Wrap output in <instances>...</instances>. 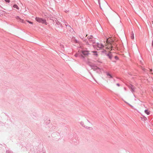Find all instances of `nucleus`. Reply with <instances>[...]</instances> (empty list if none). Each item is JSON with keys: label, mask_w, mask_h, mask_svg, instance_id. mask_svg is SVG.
<instances>
[{"label": "nucleus", "mask_w": 153, "mask_h": 153, "mask_svg": "<svg viewBox=\"0 0 153 153\" xmlns=\"http://www.w3.org/2000/svg\"><path fill=\"white\" fill-rule=\"evenodd\" d=\"M85 41L86 44L87 45H90L89 42L87 40H85Z\"/></svg>", "instance_id": "412c9836"}, {"label": "nucleus", "mask_w": 153, "mask_h": 153, "mask_svg": "<svg viewBox=\"0 0 153 153\" xmlns=\"http://www.w3.org/2000/svg\"><path fill=\"white\" fill-rule=\"evenodd\" d=\"M114 58L116 60H118V58L117 56H115L114 57Z\"/></svg>", "instance_id": "a878e982"}, {"label": "nucleus", "mask_w": 153, "mask_h": 153, "mask_svg": "<svg viewBox=\"0 0 153 153\" xmlns=\"http://www.w3.org/2000/svg\"><path fill=\"white\" fill-rule=\"evenodd\" d=\"M16 18L17 19H19V22H21L23 23H26V20H24L23 19H21L19 16H17L16 17Z\"/></svg>", "instance_id": "6e6552de"}, {"label": "nucleus", "mask_w": 153, "mask_h": 153, "mask_svg": "<svg viewBox=\"0 0 153 153\" xmlns=\"http://www.w3.org/2000/svg\"><path fill=\"white\" fill-rule=\"evenodd\" d=\"M87 120L88 121V122L90 123V122L88 120Z\"/></svg>", "instance_id": "f704fd0d"}, {"label": "nucleus", "mask_w": 153, "mask_h": 153, "mask_svg": "<svg viewBox=\"0 0 153 153\" xmlns=\"http://www.w3.org/2000/svg\"><path fill=\"white\" fill-rule=\"evenodd\" d=\"M117 86H120V84H119V83H117Z\"/></svg>", "instance_id": "c756f323"}, {"label": "nucleus", "mask_w": 153, "mask_h": 153, "mask_svg": "<svg viewBox=\"0 0 153 153\" xmlns=\"http://www.w3.org/2000/svg\"><path fill=\"white\" fill-rule=\"evenodd\" d=\"M99 62H100V63H102V62H100V61H98Z\"/></svg>", "instance_id": "4c0bfd02"}, {"label": "nucleus", "mask_w": 153, "mask_h": 153, "mask_svg": "<svg viewBox=\"0 0 153 153\" xmlns=\"http://www.w3.org/2000/svg\"><path fill=\"white\" fill-rule=\"evenodd\" d=\"M108 58H109L110 59H111L112 57V55L111 53V52H108V53L106 55Z\"/></svg>", "instance_id": "9d476101"}, {"label": "nucleus", "mask_w": 153, "mask_h": 153, "mask_svg": "<svg viewBox=\"0 0 153 153\" xmlns=\"http://www.w3.org/2000/svg\"><path fill=\"white\" fill-rule=\"evenodd\" d=\"M102 53H103L104 55H106L108 53V52H107L106 51L104 50L101 51Z\"/></svg>", "instance_id": "4468645a"}, {"label": "nucleus", "mask_w": 153, "mask_h": 153, "mask_svg": "<svg viewBox=\"0 0 153 153\" xmlns=\"http://www.w3.org/2000/svg\"><path fill=\"white\" fill-rule=\"evenodd\" d=\"M149 71H152V69H149Z\"/></svg>", "instance_id": "7c9ffc66"}, {"label": "nucleus", "mask_w": 153, "mask_h": 153, "mask_svg": "<svg viewBox=\"0 0 153 153\" xmlns=\"http://www.w3.org/2000/svg\"><path fill=\"white\" fill-rule=\"evenodd\" d=\"M37 22L39 23H41L42 24H44L45 25H47V22L46 20L45 19H42L41 18L39 17H36L35 18Z\"/></svg>", "instance_id": "20e7f679"}, {"label": "nucleus", "mask_w": 153, "mask_h": 153, "mask_svg": "<svg viewBox=\"0 0 153 153\" xmlns=\"http://www.w3.org/2000/svg\"><path fill=\"white\" fill-rule=\"evenodd\" d=\"M80 124L83 127H85V128L88 129L90 130H91L92 129V127H88L85 125L84 122H81L80 123Z\"/></svg>", "instance_id": "423d86ee"}, {"label": "nucleus", "mask_w": 153, "mask_h": 153, "mask_svg": "<svg viewBox=\"0 0 153 153\" xmlns=\"http://www.w3.org/2000/svg\"><path fill=\"white\" fill-rule=\"evenodd\" d=\"M152 24H153V20H152Z\"/></svg>", "instance_id": "e433bc0d"}, {"label": "nucleus", "mask_w": 153, "mask_h": 153, "mask_svg": "<svg viewBox=\"0 0 153 153\" xmlns=\"http://www.w3.org/2000/svg\"><path fill=\"white\" fill-rule=\"evenodd\" d=\"M131 38L132 39H134V34L133 32H132V34L131 35Z\"/></svg>", "instance_id": "4be33fe9"}, {"label": "nucleus", "mask_w": 153, "mask_h": 153, "mask_svg": "<svg viewBox=\"0 0 153 153\" xmlns=\"http://www.w3.org/2000/svg\"><path fill=\"white\" fill-rule=\"evenodd\" d=\"M109 38H110L107 39L106 42L107 44H109L111 45L110 48L112 50V48L116 47L117 45L116 43L112 39H109Z\"/></svg>", "instance_id": "f03ea898"}, {"label": "nucleus", "mask_w": 153, "mask_h": 153, "mask_svg": "<svg viewBox=\"0 0 153 153\" xmlns=\"http://www.w3.org/2000/svg\"><path fill=\"white\" fill-rule=\"evenodd\" d=\"M97 46L98 47L100 48H102L103 47V46L102 44H98Z\"/></svg>", "instance_id": "a211bd4d"}, {"label": "nucleus", "mask_w": 153, "mask_h": 153, "mask_svg": "<svg viewBox=\"0 0 153 153\" xmlns=\"http://www.w3.org/2000/svg\"><path fill=\"white\" fill-rule=\"evenodd\" d=\"M81 56L83 58H84L83 56H82V55H81Z\"/></svg>", "instance_id": "c9c22d12"}, {"label": "nucleus", "mask_w": 153, "mask_h": 153, "mask_svg": "<svg viewBox=\"0 0 153 153\" xmlns=\"http://www.w3.org/2000/svg\"><path fill=\"white\" fill-rule=\"evenodd\" d=\"M82 53L85 56H87L89 54L88 51H82Z\"/></svg>", "instance_id": "9b49d317"}, {"label": "nucleus", "mask_w": 153, "mask_h": 153, "mask_svg": "<svg viewBox=\"0 0 153 153\" xmlns=\"http://www.w3.org/2000/svg\"><path fill=\"white\" fill-rule=\"evenodd\" d=\"M93 53H94V55L96 56H97L98 55V54H97V51H93L92 52Z\"/></svg>", "instance_id": "6ab92c4d"}, {"label": "nucleus", "mask_w": 153, "mask_h": 153, "mask_svg": "<svg viewBox=\"0 0 153 153\" xmlns=\"http://www.w3.org/2000/svg\"><path fill=\"white\" fill-rule=\"evenodd\" d=\"M144 111L145 113L147 114V115H149L150 114V112L148 110H145Z\"/></svg>", "instance_id": "dca6fc26"}, {"label": "nucleus", "mask_w": 153, "mask_h": 153, "mask_svg": "<svg viewBox=\"0 0 153 153\" xmlns=\"http://www.w3.org/2000/svg\"><path fill=\"white\" fill-rule=\"evenodd\" d=\"M142 70L144 71H145V72H147V70L145 69V68H142Z\"/></svg>", "instance_id": "393cba45"}, {"label": "nucleus", "mask_w": 153, "mask_h": 153, "mask_svg": "<svg viewBox=\"0 0 153 153\" xmlns=\"http://www.w3.org/2000/svg\"><path fill=\"white\" fill-rule=\"evenodd\" d=\"M129 88L131 89V91H132V92H133L134 91V88L133 85H131L129 86Z\"/></svg>", "instance_id": "ddd939ff"}, {"label": "nucleus", "mask_w": 153, "mask_h": 153, "mask_svg": "<svg viewBox=\"0 0 153 153\" xmlns=\"http://www.w3.org/2000/svg\"><path fill=\"white\" fill-rule=\"evenodd\" d=\"M26 23H25L26 24V22H28L30 24H33V22H30V21H26Z\"/></svg>", "instance_id": "5701e85b"}, {"label": "nucleus", "mask_w": 153, "mask_h": 153, "mask_svg": "<svg viewBox=\"0 0 153 153\" xmlns=\"http://www.w3.org/2000/svg\"><path fill=\"white\" fill-rule=\"evenodd\" d=\"M72 40L75 43H79V42L76 39L75 37H73V38L72 39Z\"/></svg>", "instance_id": "f8f14e48"}, {"label": "nucleus", "mask_w": 153, "mask_h": 153, "mask_svg": "<svg viewBox=\"0 0 153 153\" xmlns=\"http://www.w3.org/2000/svg\"><path fill=\"white\" fill-rule=\"evenodd\" d=\"M59 21H57V20H55V22H54L53 23L55 24H55V26L57 28V29H56V30L58 31V30H57V29L59 28H60L62 27V24H60L59 25Z\"/></svg>", "instance_id": "39448f33"}, {"label": "nucleus", "mask_w": 153, "mask_h": 153, "mask_svg": "<svg viewBox=\"0 0 153 153\" xmlns=\"http://www.w3.org/2000/svg\"><path fill=\"white\" fill-rule=\"evenodd\" d=\"M5 1L7 2H10V0H5Z\"/></svg>", "instance_id": "bb28decb"}, {"label": "nucleus", "mask_w": 153, "mask_h": 153, "mask_svg": "<svg viewBox=\"0 0 153 153\" xmlns=\"http://www.w3.org/2000/svg\"><path fill=\"white\" fill-rule=\"evenodd\" d=\"M58 24H59H59H60V23L59 22Z\"/></svg>", "instance_id": "72a5a7b5"}, {"label": "nucleus", "mask_w": 153, "mask_h": 153, "mask_svg": "<svg viewBox=\"0 0 153 153\" xmlns=\"http://www.w3.org/2000/svg\"><path fill=\"white\" fill-rule=\"evenodd\" d=\"M106 75L107 76H110V77H109V78H113L112 75L111 74H109L108 73H107Z\"/></svg>", "instance_id": "f3484780"}, {"label": "nucleus", "mask_w": 153, "mask_h": 153, "mask_svg": "<svg viewBox=\"0 0 153 153\" xmlns=\"http://www.w3.org/2000/svg\"><path fill=\"white\" fill-rule=\"evenodd\" d=\"M97 0L100 8L103 12H104L106 14H108L109 12L111 11V8L108 6L106 2L105 1L104 3L103 4H102V5H101L100 0Z\"/></svg>", "instance_id": "f257e3e1"}, {"label": "nucleus", "mask_w": 153, "mask_h": 153, "mask_svg": "<svg viewBox=\"0 0 153 153\" xmlns=\"http://www.w3.org/2000/svg\"><path fill=\"white\" fill-rule=\"evenodd\" d=\"M88 41L89 42L90 45L94 44L95 42V40L91 39V38L90 37H89L88 38Z\"/></svg>", "instance_id": "1a4fd4ad"}, {"label": "nucleus", "mask_w": 153, "mask_h": 153, "mask_svg": "<svg viewBox=\"0 0 153 153\" xmlns=\"http://www.w3.org/2000/svg\"><path fill=\"white\" fill-rule=\"evenodd\" d=\"M13 7L14 8H16L18 10L19 9V7L16 4H14L13 5Z\"/></svg>", "instance_id": "2eb2a0df"}, {"label": "nucleus", "mask_w": 153, "mask_h": 153, "mask_svg": "<svg viewBox=\"0 0 153 153\" xmlns=\"http://www.w3.org/2000/svg\"><path fill=\"white\" fill-rule=\"evenodd\" d=\"M78 56V54H76L75 55V56H76V57H77Z\"/></svg>", "instance_id": "c85d7f7f"}, {"label": "nucleus", "mask_w": 153, "mask_h": 153, "mask_svg": "<svg viewBox=\"0 0 153 153\" xmlns=\"http://www.w3.org/2000/svg\"><path fill=\"white\" fill-rule=\"evenodd\" d=\"M152 45H153V40L152 41Z\"/></svg>", "instance_id": "473e14b6"}, {"label": "nucleus", "mask_w": 153, "mask_h": 153, "mask_svg": "<svg viewBox=\"0 0 153 153\" xmlns=\"http://www.w3.org/2000/svg\"><path fill=\"white\" fill-rule=\"evenodd\" d=\"M6 153H13L12 151H11L10 150H8L6 151Z\"/></svg>", "instance_id": "aec40b11"}, {"label": "nucleus", "mask_w": 153, "mask_h": 153, "mask_svg": "<svg viewBox=\"0 0 153 153\" xmlns=\"http://www.w3.org/2000/svg\"><path fill=\"white\" fill-rule=\"evenodd\" d=\"M65 25L67 27H68V29H69L70 28H71V27H70V26L68 25H67L66 24H65Z\"/></svg>", "instance_id": "b1692460"}, {"label": "nucleus", "mask_w": 153, "mask_h": 153, "mask_svg": "<svg viewBox=\"0 0 153 153\" xmlns=\"http://www.w3.org/2000/svg\"><path fill=\"white\" fill-rule=\"evenodd\" d=\"M48 17L50 20L53 21V23L55 22V20H57L56 18L53 17L51 15H49L48 16Z\"/></svg>", "instance_id": "0eeeda50"}, {"label": "nucleus", "mask_w": 153, "mask_h": 153, "mask_svg": "<svg viewBox=\"0 0 153 153\" xmlns=\"http://www.w3.org/2000/svg\"><path fill=\"white\" fill-rule=\"evenodd\" d=\"M89 65L91 68V69H93L94 71H96L97 70V72H101V69L97 67V66L95 65H91V64H89Z\"/></svg>", "instance_id": "7ed1b4c3"}, {"label": "nucleus", "mask_w": 153, "mask_h": 153, "mask_svg": "<svg viewBox=\"0 0 153 153\" xmlns=\"http://www.w3.org/2000/svg\"><path fill=\"white\" fill-rule=\"evenodd\" d=\"M3 12L1 10H0V14H2L3 13L2 12Z\"/></svg>", "instance_id": "cd10ccee"}, {"label": "nucleus", "mask_w": 153, "mask_h": 153, "mask_svg": "<svg viewBox=\"0 0 153 153\" xmlns=\"http://www.w3.org/2000/svg\"><path fill=\"white\" fill-rule=\"evenodd\" d=\"M131 107L133 108V106H132L131 105H130L128 104Z\"/></svg>", "instance_id": "2f4dec72"}]
</instances>
